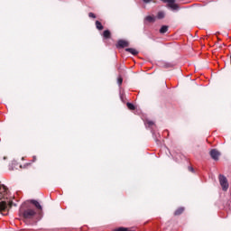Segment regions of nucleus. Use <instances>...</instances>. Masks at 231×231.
I'll use <instances>...</instances> for the list:
<instances>
[{
	"mask_svg": "<svg viewBox=\"0 0 231 231\" xmlns=\"http://www.w3.org/2000/svg\"><path fill=\"white\" fill-rule=\"evenodd\" d=\"M32 205H34V207H36V208L38 210H42V206H41V204L39 203V201L35 200V199H32L31 200Z\"/></svg>",
	"mask_w": 231,
	"mask_h": 231,
	"instance_id": "nucleus-7",
	"label": "nucleus"
},
{
	"mask_svg": "<svg viewBox=\"0 0 231 231\" xmlns=\"http://www.w3.org/2000/svg\"><path fill=\"white\" fill-rule=\"evenodd\" d=\"M167 32H169V26L163 25L161 27L160 33H167Z\"/></svg>",
	"mask_w": 231,
	"mask_h": 231,
	"instance_id": "nucleus-13",
	"label": "nucleus"
},
{
	"mask_svg": "<svg viewBox=\"0 0 231 231\" xmlns=\"http://www.w3.org/2000/svg\"><path fill=\"white\" fill-rule=\"evenodd\" d=\"M143 3H145L146 5L149 4V3H152V0H143Z\"/></svg>",
	"mask_w": 231,
	"mask_h": 231,
	"instance_id": "nucleus-19",
	"label": "nucleus"
},
{
	"mask_svg": "<svg viewBox=\"0 0 231 231\" xmlns=\"http://www.w3.org/2000/svg\"><path fill=\"white\" fill-rule=\"evenodd\" d=\"M209 154H210L212 160H215V162H217V160H219V156H221V153L219 152V151H217L216 149H212L209 152Z\"/></svg>",
	"mask_w": 231,
	"mask_h": 231,
	"instance_id": "nucleus-5",
	"label": "nucleus"
},
{
	"mask_svg": "<svg viewBox=\"0 0 231 231\" xmlns=\"http://www.w3.org/2000/svg\"><path fill=\"white\" fill-rule=\"evenodd\" d=\"M8 192V188L5 185H0V194H6ZM14 202L12 201H0V212H5L9 208H12Z\"/></svg>",
	"mask_w": 231,
	"mask_h": 231,
	"instance_id": "nucleus-1",
	"label": "nucleus"
},
{
	"mask_svg": "<svg viewBox=\"0 0 231 231\" xmlns=\"http://www.w3.org/2000/svg\"><path fill=\"white\" fill-rule=\"evenodd\" d=\"M188 169H189V171L190 172H194V168L189 167Z\"/></svg>",
	"mask_w": 231,
	"mask_h": 231,
	"instance_id": "nucleus-20",
	"label": "nucleus"
},
{
	"mask_svg": "<svg viewBox=\"0 0 231 231\" xmlns=\"http://www.w3.org/2000/svg\"><path fill=\"white\" fill-rule=\"evenodd\" d=\"M163 3H168V8H171L172 11L180 10V5L174 3L176 0H162Z\"/></svg>",
	"mask_w": 231,
	"mask_h": 231,
	"instance_id": "nucleus-3",
	"label": "nucleus"
},
{
	"mask_svg": "<svg viewBox=\"0 0 231 231\" xmlns=\"http://www.w3.org/2000/svg\"><path fill=\"white\" fill-rule=\"evenodd\" d=\"M126 106L130 111H134V109H136V106H134L132 103H127Z\"/></svg>",
	"mask_w": 231,
	"mask_h": 231,
	"instance_id": "nucleus-15",
	"label": "nucleus"
},
{
	"mask_svg": "<svg viewBox=\"0 0 231 231\" xmlns=\"http://www.w3.org/2000/svg\"><path fill=\"white\" fill-rule=\"evenodd\" d=\"M125 51H127L128 53H131L132 55H138V51L133 48H127L125 49Z\"/></svg>",
	"mask_w": 231,
	"mask_h": 231,
	"instance_id": "nucleus-11",
	"label": "nucleus"
},
{
	"mask_svg": "<svg viewBox=\"0 0 231 231\" xmlns=\"http://www.w3.org/2000/svg\"><path fill=\"white\" fill-rule=\"evenodd\" d=\"M219 183L224 191L228 190V180H226V177L224 175H219Z\"/></svg>",
	"mask_w": 231,
	"mask_h": 231,
	"instance_id": "nucleus-4",
	"label": "nucleus"
},
{
	"mask_svg": "<svg viewBox=\"0 0 231 231\" xmlns=\"http://www.w3.org/2000/svg\"><path fill=\"white\" fill-rule=\"evenodd\" d=\"M146 124L149 125V127H152V125H154V122L152 121H147Z\"/></svg>",
	"mask_w": 231,
	"mask_h": 231,
	"instance_id": "nucleus-18",
	"label": "nucleus"
},
{
	"mask_svg": "<svg viewBox=\"0 0 231 231\" xmlns=\"http://www.w3.org/2000/svg\"><path fill=\"white\" fill-rule=\"evenodd\" d=\"M185 212V208L183 207H180V208H178L175 212H174V216H181V214Z\"/></svg>",
	"mask_w": 231,
	"mask_h": 231,
	"instance_id": "nucleus-8",
	"label": "nucleus"
},
{
	"mask_svg": "<svg viewBox=\"0 0 231 231\" xmlns=\"http://www.w3.org/2000/svg\"><path fill=\"white\" fill-rule=\"evenodd\" d=\"M20 214L23 219H33V217L37 214V212L35 209L28 208L24 211H20Z\"/></svg>",
	"mask_w": 231,
	"mask_h": 231,
	"instance_id": "nucleus-2",
	"label": "nucleus"
},
{
	"mask_svg": "<svg viewBox=\"0 0 231 231\" xmlns=\"http://www.w3.org/2000/svg\"><path fill=\"white\" fill-rule=\"evenodd\" d=\"M88 17H91L92 19H97V15H95V14L93 13H89Z\"/></svg>",
	"mask_w": 231,
	"mask_h": 231,
	"instance_id": "nucleus-17",
	"label": "nucleus"
},
{
	"mask_svg": "<svg viewBox=\"0 0 231 231\" xmlns=\"http://www.w3.org/2000/svg\"><path fill=\"white\" fill-rule=\"evenodd\" d=\"M96 28L99 31L104 30V25H102V23L100 21H96Z\"/></svg>",
	"mask_w": 231,
	"mask_h": 231,
	"instance_id": "nucleus-12",
	"label": "nucleus"
},
{
	"mask_svg": "<svg viewBox=\"0 0 231 231\" xmlns=\"http://www.w3.org/2000/svg\"><path fill=\"white\" fill-rule=\"evenodd\" d=\"M116 46V48H128L129 42H127L125 40H118Z\"/></svg>",
	"mask_w": 231,
	"mask_h": 231,
	"instance_id": "nucleus-6",
	"label": "nucleus"
},
{
	"mask_svg": "<svg viewBox=\"0 0 231 231\" xmlns=\"http://www.w3.org/2000/svg\"><path fill=\"white\" fill-rule=\"evenodd\" d=\"M103 37L104 39H111V31L110 30L104 31Z\"/></svg>",
	"mask_w": 231,
	"mask_h": 231,
	"instance_id": "nucleus-9",
	"label": "nucleus"
},
{
	"mask_svg": "<svg viewBox=\"0 0 231 231\" xmlns=\"http://www.w3.org/2000/svg\"><path fill=\"white\" fill-rule=\"evenodd\" d=\"M122 82H124V79H123L121 76H119V77L117 78V84H118L119 86H122Z\"/></svg>",
	"mask_w": 231,
	"mask_h": 231,
	"instance_id": "nucleus-16",
	"label": "nucleus"
},
{
	"mask_svg": "<svg viewBox=\"0 0 231 231\" xmlns=\"http://www.w3.org/2000/svg\"><path fill=\"white\" fill-rule=\"evenodd\" d=\"M148 23H156V17L148 15L144 18Z\"/></svg>",
	"mask_w": 231,
	"mask_h": 231,
	"instance_id": "nucleus-10",
	"label": "nucleus"
},
{
	"mask_svg": "<svg viewBox=\"0 0 231 231\" xmlns=\"http://www.w3.org/2000/svg\"><path fill=\"white\" fill-rule=\"evenodd\" d=\"M36 160H37V157L34 156V157H33V162H35Z\"/></svg>",
	"mask_w": 231,
	"mask_h": 231,
	"instance_id": "nucleus-21",
	"label": "nucleus"
},
{
	"mask_svg": "<svg viewBox=\"0 0 231 231\" xmlns=\"http://www.w3.org/2000/svg\"><path fill=\"white\" fill-rule=\"evenodd\" d=\"M165 18V13L163 11H161L157 14V19H164Z\"/></svg>",
	"mask_w": 231,
	"mask_h": 231,
	"instance_id": "nucleus-14",
	"label": "nucleus"
}]
</instances>
